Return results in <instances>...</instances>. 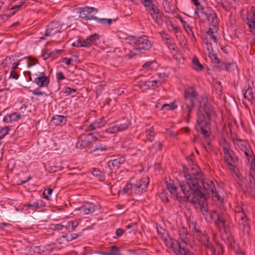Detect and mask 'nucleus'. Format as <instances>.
Returning a JSON list of instances; mask_svg holds the SVG:
<instances>
[{"instance_id":"1","label":"nucleus","mask_w":255,"mask_h":255,"mask_svg":"<svg viewBox=\"0 0 255 255\" xmlns=\"http://www.w3.org/2000/svg\"><path fill=\"white\" fill-rule=\"evenodd\" d=\"M183 172L186 181L179 182L181 194L183 195L194 194L196 191L193 190L194 189L191 187V184L190 183L194 184V182H196V184L198 186L197 190L199 192L202 193L201 187V185H202L207 193L217 198L218 201L220 200V196L218 194L212 180L202 178L201 174L198 171L194 170L193 167H191L190 169H189L185 166H183Z\"/></svg>"},{"instance_id":"2","label":"nucleus","mask_w":255,"mask_h":255,"mask_svg":"<svg viewBox=\"0 0 255 255\" xmlns=\"http://www.w3.org/2000/svg\"><path fill=\"white\" fill-rule=\"evenodd\" d=\"M194 183V184L192 183L190 184H191L193 190L196 191L195 194L190 195H183L177 191L178 188L175 186L172 181L169 180V181L165 182L167 190L171 194L175 197L176 200L181 202L185 200L184 198H186L187 201L192 203L195 208H200L201 213L205 217V216H207L209 211L205 206L206 198L203 193H200L198 191L197 188L198 186L197 184L195 185L196 182Z\"/></svg>"},{"instance_id":"3","label":"nucleus","mask_w":255,"mask_h":255,"mask_svg":"<svg viewBox=\"0 0 255 255\" xmlns=\"http://www.w3.org/2000/svg\"><path fill=\"white\" fill-rule=\"evenodd\" d=\"M149 183V178L148 177L137 180L134 183L130 180V183H128L123 189L124 193H127L131 191V193H134L136 195H140L146 191Z\"/></svg>"},{"instance_id":"4","label":"nucleus","mask_w":255,"mask_h":255,"mask_svg":"<svg viewBox=\"0 0 255 255\" xmlns=\"http://www.w3.org/2000/svg\"><path fill=\"white\" fill-rule=\"evenodd\" d=\"M198 94L194 87H190L184 91V104L185 107L182 106L183 112L186 114L189 118L190 113L194 108V103Z\"/></svg>"},{"instance_id":"5","label":"nucleus","mask_w":255,"mask_h":255,"mask_svg":"<svg viewBox=\"0 0 255 255\" xmlns=\"http://www.w3.org/2000/svg\"><path fill=\"white\" fill-rule=\"evenodd\" d=\"M126 42L133 46L135 51H146L150 49L151 43L147 37H136L134 36H128L125 38Z\"/></svg>"},{"instance_id":"6","label":"nucleus","mask_w":255,"mask_h":255,"mask_svg":"<svg viewBox=\"0 0 255 255\" xmlns=\"http://www.w3.org/2000/svg\"><path fill=\"white\" fill-rule=\"evenodd\" d=\"M236 220L237 221L243 233L248 236L250 231V227L246 212L236 214Z\"/></svg>"},{"instance_id":"7","label":"nucleus","mask_w":255,"mask_h":255,"mask_svg":"<svg viewBox=\"0 0 255 255\" xmlns=\"http://www.w3.org/2000/svg\"><path fill=\"white\" fill-rule=\"evenodd\" d=\"M197 8L195 13L198 16H217V13L212 10L210 8H203L202 7L201 3L204 2V0H192Z\"/></svg>"},{"instance_id":"8","label":"nucleus","mask_w":255,"mask_h":255,"mask_svg":"<svg viewBox=\"0 0 255 255\" xmlns=\"http://www.w3.org/2000/svg\"><path fill=\"white\" fill-rule=\"evenodd\" d=\"M169 243L176 255H192V253L179 242L169 238Z\"/></svg>"},{"instance_id":"9","label":"nucleus","mask_w":255,"mask_h":255,"mask_svg":"<svg viewBox=\"0 0 255 255\" xmlns=\"http://www.w3.org/2000/svg\"><path fill=\"white\" fill-rule=\"evenodd\" d=\"M232 140L236 148L241 150L244 153L246 157L249 156L250 154H251L253 152L250 145L246 141L238 138H234Z\"/></svg>"},{"instance_id":"10","label":"nucleus","mask_w":255,"mask_h":255,"mask_svg":"<svg viewBox=\"0 0 255 255\" xmlns=\"http://www.w3.org/2000/svg\"><path fill=\"white\" fill-rule=\"evenodd\" d=\"M131 126L130 121L126 120L123 123L120 124H112L107 129V131L110 133H115L118 132L127 130Z\"/></svg>"},{"instance_id":"11","label":"nucleus","mask_w":255,"mask_h":255,"mask_svg":"<svg viewBox=\"0 0 255 255\" xmlns=\"http://www.w3.org/2000/svg\"><path fill=\"white\" fill-rule=\"evenodd\" d=\"M62 25L58 21L52 22L47 26L44 36L50 37L54 36L60 32Z\"/></svg>"},{"instance_id":"12","label":"nucleus","mask_w":255,"mask_h":255,"mask_svg":"<svg viewBox=\"0 0 255 255\" xmlns=\"http://www.w3.org/2000/svg\"><path fill=\"white\" fill-rule=\"evenodd\" d=\"M158 76H159V80H149L144 82V85L148 87L149 88H155V87H159L163 82L164 81V79L168 77V75L165 73H159Z\"/></svg>"},{"instance_id":"13","label":"nucleus","mask_w":255,"mask_h":255,"mask_svg":"<svg viewBox=\"0 0 255 255\" xmlns=\"http://www.w3.org/2000/svg\"><path fill=\"white\" fill-rule=\"evenodd\" d=\"M211 113L209 112H202L200 109L197 114V122L200 126H205L208 125L210 121Z\"/></svg>"},{"instance_id":"14","label":"nucleus","mask_w":255,"mask_h":255,"mask_svg":"<svg viewBox=\"0 0 255 255\" xmlns=\"http://www.w3.org/2000/svg\"><path fill=\"white\" fill-rule=\"evenodd\" d=\"M36 76L33 80V82L40 87L47 86L49 83V78L46 76L44 72H40L39 74H36Z\"/></svg>"},{"instance_id":"15","label":"nucleus","mask_w":255,"mask_h":255,"mask_svg":"<svg viewBox=\"0 0 255 255\" xmlns=\"http://www.w3.org/2000/svg\"><path fill=\"white\" fill-rule=\"evenodd\" d=\"M142 3L145 7L146 10L148 11L151 15H157L159 13V9L151 0H140Z\"/></svg>"},{"instance_id":"16","label":"nucleus","mask_w":255,"mask_h":255,"mask_svg":"<svg viewBox=\"0 0 255 255\" xmlns=\"http://www.w3.org/2000/svg\"><path fill=\"white\" fill-rule=\"evenodd\" d=\"M125 160L126 158L124 156H118L115 159L108 162V167L110 170L118 169L120 165L124 163Z\"/></svg>"},{"instance_id":"17","label":"nucleus","mask_w":255,"mask_h":255,"mask_svg":"<svg viewBox=\"0 0 255 255\" xmlns=\"http://www.w3.org/2000/svg\"><path fill=\"white\" fill-rule=\"evenodd\" d=\"M224 154V160L227 164H231L232 162L238 161V158L235 156L234 152L230 149H228L223 151Z\"/></svg>"},{"instance_id":"18","label":"nucleus","mask_w":255,"mask_h":255,"mask_svg":"<svg viewBox=\"0 0 255 255\" xmlns=\"http://www.w3.org/2000/svg\"><path fill=\"white\" fill-rule=\"evenodd\" d=\"M95 210L94 206L91 204H87L77 208L75 211H78L81 216L88 215L93 213Z\"/></svg>"},{"instance_id":"19","label":"nucleus","mask_w":255,"mask_h":255,"mask_svg":"<svg viewBox=\"0 0 255 255\" xmlns=\"http://www.w3.org/2000/svg\"><path fill=\"white\" fill-rule=\"evenodd\" d=\"M179 236L181 243L187 245L190 243L191 235L188 234L187 229L182 228L179 230Z\"/></svg>"},{"instance_id":"20","label":"nucleus","mask_w":255,"mask_h":255,"mask_svg":"<svg viewBox=\"0 0 255 255\" xmlns=\"http://www.w3.org/2000/svg\"><path fill=\"white\" fill-rule=\"evenodd\" d=\"M106 123L107 121L105 120V118L104 117L96 120L88 126V130L89 131L95 130L97 128L103 127Z\"/></svg>"},{"instance_id":"21","label":"nucleus","mask_w":255,"mask_h":255,"mask_svg":"<svg viewBox=\"0 0 255 255\" xmlns=\"http://www.w3.org/2000/svg\"><path fill=\"white\" fill-rule=\"evenodd\" d=\"M82 19L86 20H94L97 22V23L102 24L105 25H110L111 24L113 19L108 18H100L99 17H82ZM115 21L116 19L114 20Z\"/></svg>"},{"instance_id":"22","label":"nucleus","mask_w":255,"mask_h":255,"mask_svg":"<svg viewBox=\"0 0 255 255\" xmlns=\"http://www.w3.org/2000/svg\"><path fill=\"white\" fill-rule=\"evenodd\" d=\"M76 11L80 14L88 16L91 14H96L98 12V9L93 7L86 6L84 7H78Z\"/></svg>"},{"instance_id":"23","label":"nucleus","mask_w":255,"mask_h":255,"mask_svg":"<svg viewBox=\"0 0 255 255\" xmlns=\"http://www.w3.org/2000/svg\"><path fill=\"white\" fill-rule=\"evenodd\" d=\"M24 206L26 210H31L33 211H35L44 206V204L41 199H37L35 202L29 203Z\"/></svg>"},{"instance_id":"24","label":"nucleus","mask_w":255,"mask_h":255,"mask_svg":"<svg viewBox=\"0 0 255 255\" xmlns=\"http://www.w3.org/2000/svg\"><path fill=\"white\" fill-rule=\"evenodd\" d=\"M212 60H213L214 62L217 64H221L220 66H221L222 69H225L227 71H229V70H230V67H231V66L233 67H235V64L233 63H225L223 61H220L217 55L215 56L213 58Z\"/></svg>"},{"instance_id":"25","label":"nucleus","mask_w":255,"mask_h":255,"mask_svg":"<svg viewBox=\"0 0 255 255\" xmlns=\"http://www.w3.org/2000/svg\"><path fill=\"white\" fill-rule=\"evenodd\" d=\"M66 117L62 115H56L54 116L51 121V124L54 126H59L63 123H65L66 121Z\"/></svg>"},{"instance_id":"26","label":"nucleus","mask_w":255,"mask_h":255,"mask_svg":"<svg viewBox=\"0 0 255 255\" xmlns=\"http://www.w3.org/2000/svg\"><path fill=\"white\" fill-rule=\"evenodd\" d=\"M164 42L168 49L171 51V52L173 54H175L177 52V47L176 46L173 38L171 37L168 38V39H167V40H165Z\"/></svg>"},{"instance_id":"27","label":"nucleus","mask_w":255,"mask_h":255,"mask_svg":"<svg viewBox=\"0 0 255 255\" xmlns=\"http://www.w3.org/2000/svg\"><path fill=\"white\" fill-rule=\"evenodd\" d=\"M158 67V65L155 60L147 61L142 65V67L147 70H155Z\"/></svg>"},{"instance_id":"28","label":"nucleus","mask_w":255,"mask_h":255,"mask_svg":"<svg viewBox=\"0 0 255 255\" xmlns=\"http://www.w3.org/2000/svg\"><path fill=\"white\" fill-rule=\"evenodd\" d=\"M198 240L203 245L206 246L208 248H211L213 251L212 246L209 243V238L206 234H200L199 235Z\"/></svg>"},{"instance_id":"29","label":"nucleus","mask_w":255,"mask_h":255,"mask_svg":"<svg viewBox=\"0 0 255 255\" xmlns=\"http://www.w3.org/2000/svg\"><path fill=\"white\" fill-rule=\"evenodd\" d=\"M244 21L249 26L251 32H255V17H246Z\"/></svg>"},{"instance_id":"30","label":"nucleus","mask_w":255,"mask_h":255,"mask_svg":"<svg viewBox=\"0 0 255 255\" xmlns=\"http://www.w3.org/2000/svg\"><path fill=\"white\" fill-rule=\"evenodd\" d=\"M177 108V105L175 104V101L173 102H171L169 104H165L162 105L161 108L160 109V110L164 111H167L171 110L173 111Z\"/></svg>"},{"instance_id":"31","label":"nucleus","mask_w":255,"mask_h":255,"mask_svg":"<svg viewBox=\"0 0 255 255\" xmlns=\"http://www.w3.org/2000/svg\"><path fill=\"white\" fill-rule=\"evenodd\" d=\"M219 20L218 17H212L211 22L210 23V28L213 29L215 31H218Z\"/></svg>"},{"instance_id":"32","label":"nucleus","mask_w":255,"mask_h":255,"mask_svg":"<svg viewBox=\"0 0 255 255\" xmlns=\"http://www.w3.org/2000/svg\"><path fill=\"white\" fill-rule=\"evenodd\" d=\"M219 144L220 147L222 148L223 151L230 148V144L224 137H222L219 139Z\"/></svg>"},{"instance_id":"33","label":"nucleus","mask_w":255,"mask_h":255,"mask_svg":"<svg viewBox=\"0 0 255 255\" xmlns=\"http://www.w3.org/2000/svg\"><path fill=\"white\" fill-rule=\"evenodd\" d=\"M88 38V40L90 42V43L97 45L98 43V41L99 40V39L100 38V36L99 34L97 33H94L93 34H92L90 35L89 36L87 37Z\"/></svg>"},{"instance_id":"34","label":"nucleus","mask_w":255,"mask_h":255,"mask_svg":"<svg viewBox=\"0 0 255 255\" xmlns=\"http://www.w3.org/2000/svg\"><path fill=\"white\" fill-rule=\"evenodd\" d=\"M244 97L249 101L252 100L254 98V95L253 92V89L249 87L244 93Z\"/></svg>"},{"instance_id":"35","label":"nucleus","mask_w":255,"mask_h":255,"mask_svg":"<svg viewBox=\"0 0 255 255\" xmlns=\"http://www.w3.org/2000/svg\"><path fill=\"white\" fill-rule=\"evenodd\" d=\"M203 43L204 44L205 48L208 51H213V48L211 42L209 40L207 37H204L202 38Z\"/></svg>"},{"instance_id":"36","label":"nucleus","mask_w":255,"mask_h":255,"mask_svg":"<svg viewBox=\"0 0 255 255\" xmlns=\"http://www.w3.org/2000/svg\"><path fill=\"white\" fill-rule=\"evenodd\" d=\"M78 223L75 220L71 221L67 223L66 227L70 231H74L78 225Z\"/></svg>"},{"instance_id":"37","label":"nucleus","mask_w":255,"mask_h":255,"mask_svg":"<svg viewBox=\"0 0 255 255\" xmlns=\"http://www.w3.org/2000/svg\"><path fill=\"white\" fill-rule=\"evenodd\" d=\"M217 214L215 211H209L207 216L204 217L206 221L211 222L214 219H216Z\"/></svg>"},{"instance_id":"38","label":"nucleus","mask_w":255,"mask_h":255,"mask_svg":"<svg viewBox=\"0 0 255 255\" xmlns=\"http://www.w3.org/2000/svg\"><path fill=\"white\" fill-rule=\"evenodd\" d=\"M192 63L195 70L197 71L202 70L203 66L199 63V60L197 57L193 58Z\"/></svg>"},{"instance_id":"39","label":"nucleus","mask_w":255,"mask_h":255,"mask_svg":"<svg viewBox=\"0 0 255 255\" xmlns=\"http://www.w3.org/2000/svg\"><path fill=\"white\" fill-rule=\"evenodd\" d=\"M45 247H38L36 246L34 247L33 249L32 248H29V252L30 253H37L40 254L42 252H44L45 251L44 250Z\"/></svg>"},{"instance_id":"40","label":"nucleus","mask_w":255,"mask_h":255,"mask_svg":"<svg viewBox=\"0 0 255 255\" xmlns=\"http://www.w3.org/2000/svg\"><path fill=\"white\" fill-rule=\"evenodd\" d=\"M218 31H215L213 30V29L210 28L207 31V34L210 36V38L213 40V41L217 43L218 41V39L215 35V33H217Z\"/></svg>"},{"instance_id":"41","label":"nucleus","mask_w":255,"mask_h":255,"mask_svg":"<svg viewBox=\"0 0 255 255\" xmlns=\"http://www.w3.org/2000/svg\"><path fill=\"white\" fill-rule=\"evenodd\" d=\"M163 5L165 11L167 13H170L172 11V9L170 5L171 0H162Z\"/></svg>"},{"instance_id":"42","label":"nucleus","mask_w":255,"mask_h":255,"mask_svg":"<svg viewBox=\"0 0 255 255\" xmlns=\"http://www.w3.org/2000/svg\"><path fill=\"white\" fill-rule=\"evenodd\" d=\"M92 173L94 176L98 177L100 179L103 178L105 176V174L98 168H94Z\"/></svg>"},{"instance_id":"43","label":"nucleus","mask_w":255,"mask_h":255,"mask_svg":"<svg viewBox=\"0 0 255 255\" xmlns=\"http://www.w3.org/2000/svg\"><path fill=\"white\" fill-rule=\"evenodd\" d=\"M32 93L33 95L37 97L36 98H33V99H35L36 101L40 100L41 99V98L43 97V96L46 95V94L44 92L37 91L36 90L32 91Z\"/></svg>"},{"instance_id":"44","label":"nucleus","mask_w":255,"mask_h":255,"mask_svg":"<svg viewBox=\"0 0 255 255\" xmlns=\"http://www.w3.org/2000/svg\"><path fill=\"white\" fill-rule=\"evenodd\" d=\"M9 128L7 127L2 128L0 129V139H2L6 134H8Z\"/></svg>"},{"instance_id":"45","label":"nucleus","mask_w":255,"mask_h":255,"mask_svg":"<svg viewBox=\"0 0 255 255\" xmlns=\"http://www.w3.org/2000/svg\"><path fill=\"white\" fill-rule=\"evenodd\" d=\"M24 61L26 62V63L27 66V67H31V66H32V65H31V64H30L29 63V61H28V60L27 58L25 57V58H24L23 59H21V60H19V61H18V62L17 63H16V64H15V65H14V66L12 67V69H11V70H14V71H15V69L18 67V66L20 65V61Z\"/></svg>"},{"instance_id":"46","label":"nucleus","mask_w":255,"mask_h":255,"mask_svg":"<svg viewBox=\"0 0 255 255\" xmlns=\"http://www.w3.org/2000/svg\"><path fill=\"white\" fill-rule=\"evenodd\" d=\"M12 122H16L19 120L21 117V115L19 113H13L10 114Z\"/></svg>"},{"instance_id":"47","label":"nucleus","mask_w":255,"mask_h":255,"mask_svg":"<svg viewBox=\"0 0 255 255\" xmlns=\"http://www.w3.org/2000/svg\"><path fill=\"white\" fill-rule=\"evenodd\" d=\"M64 226L61 224H52L50 225V229L53 231H60L62 230Z\"/></svg>"},{"instance_id":"48","label":"nucleus","mask_w":255,"mask_h":255,"mask_svg":"<svg viewBox=\"0 0 255 255\" xmlns=\"http://www.w3.org/2000/svg\"><path fill=\"white\" fill-rule=\"evenodd\" d=\"M246 157L250 164L255 165V155L253 151L251 154H250L249 156H247Z\"/></svg>"},{"instance_id":"49","label":"nucleus","mask_w":255,"mask_h":255,"mask_svg":"<svg viewBox=\"0 0 255 255\" xmlns=\"http://www.w3.org/2000/svg\"><path fill=\"white\" fill-rule=\"evenodd\" d=\"M173 30L175 33L178 34L177 35V36H179L181 40H184L185 36L182 34L181 29L178 27L176 26V27H174Z\"/></svg>"},{"instance_id":"50","label":"nucleus","mask_w":255,"mask_h":255,"mask_svg":"<svg viewBox=\"0 0 255 255\" xmlns=\"http://www.w3.org/2000/svg\"><path fill=\"white\" fill-rule=\"evenodd\" d=\"M81 43L82 47L88 48L91 46V44L90 43L88 37L86 39H81Z\"/></svg>"},{"instance_id":"51","label":"nucleus","mask_w":255,"mask_h":255,"mask_svg":"<svg viewBox=\"0 0 255 255\" xmlns=\"http://www.w3.org/2000/svg\"><path fill=\"white\" fill-rule=\"evenodd\" d=\"M57 81L58 83L61 82V81L65 79V77L62 72H59L56 74Z\"/></svg>"},{"instance_id":"52","label":"nucleus","mask_w":255,"mask_h":255,"mask_svg":"<svg viewBox=\"0 0 255 255\" xmlns=\"http://www.w3.org/2000/svg\"><path fill=\"white\" fill-rule=\"evenodd\" d=\"M76 92V89L71 88L70 87H67L65 88L64 93L66 94L67 96H68L73 94V93H75Z\"/></svg>"},{"instance_id":"53","label":"nucleus","mask_w":255,"mask_h":255,"mask_svg":"<svg viewBox=\"0 0 255 255\" xmlns=\"http://www.w3.org/2000/svg\"><path fill=\"white\" fill-rule=\"evenodd\" d=\"M52 192V189L50 188L44 190L43 193L44 198L48 199L49 196L51 195Z\"/></svg>"},{"instance_id":"54","label":"nucleus","mask_w":255,"mask_h":255,"mask_svg":"<svg viewBox=\"0 0 255 255\" xmlns=\"http://www.w3.org/2000/svg\"><path fill=\"white\" fill-rule=\"evenodd\" d=\"M227 225L228 224L227 223V221H226V220H225L223 222H221L218 226L220 228L221 231L225 232Z\"/></svg>"},{"instance_id":"55","label":"nucleus","mask_w":255,"mask_h":255,"mask_svg":"<svg viewBox=\"0 0 255 255\" xmlns=\"http://www.w3.org/2000/svg\"><path fill=\"white\" fill-rule=\"evenodd\" d=\"M235 212L237 214L245 213L246 211L244 209L242 206H238L235 208Z\"/></svg>"},{"instance_id":"56","label":"nucleus","mask_w":255,"mask_h":255,"mask_svg":"<svg viewBox=\"0 0 255 255\" xmlns=\"http://www.w3.org/2000/svg\"><path fill=\"white\" fill-rule=\"evenodd\" d=\"M160 36L162 39V40L164 41L165 40H167L168 38H170L171 36L167 34L166 32L162 31L160 33Z\"/></svg>"},{"instance_id":"57","label":"nucleus","mask_w":255,"mask_h":255,"mask_svg":"<svg viewBox=\"0 0 255 255\" xmlns=\"http://www.w3.org/2000/svg\"><path fill=\"white\" fill-rule=\"evenodd\" d=\"M62 167L61 166H54L51 167L50 168L49 171L50 172L53 173V172H56L59 170H62Z\"/></svg>"},{"instance_id":"58","label":"nucleus","mask_w":255,"mask_h":255,"mask_svg":"<svg viewBox=\"0 0 255 255\" xmlns=\"http://www.w3.org/2000/svg\"><path fill=\"white\" fill-rule=\"evenodd\" d=\"M152 18L158 25H161L163 23L162 17H152Z\"/></svg>"},{"instance_id":"59","label":"nucleus","mask_w":255,"mask_h":255,"mask_svg":"<svg viewBox=\"0 0 255 255\" xmlns=\"http://www.w3.org/2000/svg\"><path fill=\"white\" fill-rule=\"evenodd\" d=\"M3 121L5 123H12V120L10 116V114L6 115L3 119Z\"/></svg>"},{"instance_id":"60","label":"nucleus","mask_w":255,"mask_h":255,"mask_svg":"<svg viewBox=\"0 0 255 255\" xmlns=\"http://www.w3.org/2000/svg\"><path fill=\"white\" fill-rule=\"evenodd\" d=\"M72 46L76 47H82L81 43V39H78L76 41L72 43Z\"/></svg>"},{"instance_id":"61","label":"nucleus","mask_w":255,"mask_h":255,"mask_svg":"<svg viewBox=\"0 0 255 255\" xmlns=\"http://www.w3.org/2000/svg\"><path fill=\"white\" fill-rule=\"evenodd\" d=\"M108 148L106 146H103V145H99L97 146L94 149L95 151H106L108 150Z\"/></svg>"},{"instance_id":"62","label":"nucleus","mask_w":255,"mask_h":255,"mask_svg":"<svg viewBox=\"0 0 255 255\" xmlns=\"http://www.w3.org/2000/svg\"><path fill=\"white\" fill-rule=\"evenodd\" d=\"M10 77L14 79H17L19 78V75L13 70H11L10 72Z\"/></svg>"},{"instance_id":"63","label":"nucleus","mask_w":255,"mask_h":255,"mask_svg":"<svg viewBox=\"0 0 255 255\" xmlns=\"http://www.w3.org/2000/svg\"><path fill=\"white\" fill-rule=\"evenodd\" d=\"M124 232H125V231L123 229H122L121 228H119L116 230V234L118 237H120L123 235V234L124 233Z\"/></svg>"},{"instance_id":"64","label":"nucleus","mask_w":255,"mask_h":255,"mask_svg":"<svg viewBox=\"0 0 255 255\" xmlns=\"http://www.w3.org/2000/svg\"><path fill=\"white\" fill-rule=\"evenodd\" d=\"M235 163V162H232V163H231V164H227V165L228 166H229V168L230 170H231L232 171H233L235 172H236L238 170V169L236 167V166L234 165Z\"/></svg>"}]
</instances>
